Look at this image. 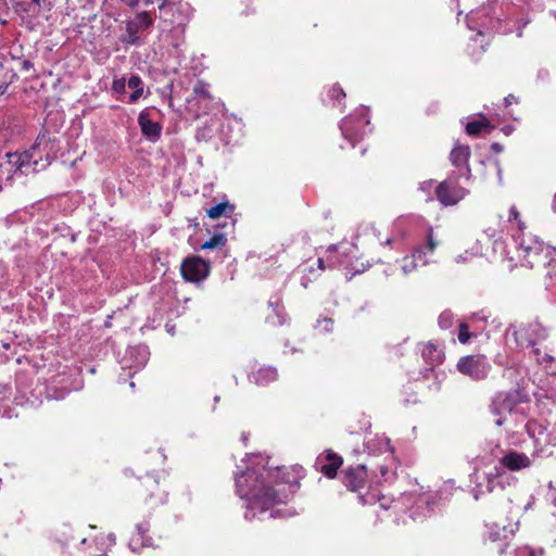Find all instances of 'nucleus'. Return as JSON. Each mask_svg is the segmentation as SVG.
I'll list each match as a JSON object with an SVG mask.
<instances>
[{
    "label": "nucleus",
    "instance_id": "38",
    "mask_svg": "<svg viewBox=\"0 0 556 556\" xmlns=\"http://www.w3.org/2000/svg\"><path fill=\"white\" fill-rule=\"evenodd\" d=\"M545 395L546 397L556 401V374H553L548 379Z\"/></svg>",
    "mask_w": 556,
    "mask_h": 556
},
{
    "label": "nucleus",
    "instance_id": "28",
    "mask_svg": "<svg viewBox=\"0 0 556 556\" xmlns=\"http://www.w3.org/2000/svg\"><path fill=\"white\" fill-rule=\"evenodd\" d=\"M484 486L488 493H493L500 490V468L493 467L483 476Z\"/></svg>",
    "mask_w": 556,
    "mask_h": 556
},
{
    "label": "nucleus",
    "instance_id": "35",
    "mask_svg": "<svg viewBox=\"0 0 556 556\" xmlns=\"http://www.w3.org/2000/svg\"><path fill=\"white\" fill-rule=\"evenodd\" d=\"M227 210L231 211L232 206L228 203H218L207 210V216L215 219L224 215Z\"/></svg>",
    "mask_w": 556,
    "mask_h": 556
},
{
    "label": "nucleus",
    "instance_id": "53",
    "mask_svg": "<svg viewBox=\"0 0 556 556\" xmlns=\"http://www.w3.org/2000/svg\"><path fill=\"white\" fill-rule=\"evenodd\" d=\"M516 102H517V99L513 94H508L507 97L504 98L505 106L511 105L513 103H516Z\"/></svg>",
    "mask_w": 556,
    "mask_h": 556
},
{
    "label": "nucleus",
    "instance_id": "18",
    "mask_svg": "<svg viewBox=\"0 0 556 556\" xmlns=\"http://www.w3.org/2000/svg\"><path fill=\"white\" fill-rule=\"evenodd\" d=\"M138 124L140 126L143 137H146L152 142H155L160 139L162 126L157 122L151 119L149 109H144L139 113Z\"/></svg>",
    "mask_w": 556,
    "mask_h": 556
},
{
    "label": "nucleus",
    "instance_id": "12",
    "mask_svg": "<svg viewBox=\"0 0 556 556\" xmlns=\"http://www.w3.org/2000/svg\"><path fill=\"white\" fill-rule=\"evenodd\" d=\"M353 251L352 247L344 248L343 244L336 245L331 244L327 249V257L329 268H334L338 266H343L345 269L352 273V275L361 274L365 271L366 267L363 263L358 266L351 262L350 253Z\"/></svg>",
    "mask_w": 556,
    "mask_h": 556
},
{
    "label": "nucleus",
    "instance_id": "8",
    "mask_svg": "<svg viewBox=\"0 0 556 556\" xmlns=\"http://www.w3.org/2000/svg\"><path fill=\"white\" fill-rule=\"evenodd\" d=\"M340 129L344 139L354 147L356 141L370 132L368 110L363 106L356 109L354 113L341 121Z\"/></svg>",
    "mask_w": 556,
    "mask_h": 556
},
{
    "label": "nucleus",
    "instance_id": "34",
    "mask_svg": "<svg viewBox=\"0 0 556 556\" xmlns=\"http://www.w3.org/2000/svg\"><path fill=\"white\" fill-rule=\"evenodd\" d=\"M517 478L506 472L504 468H500V490H505L507 486L515 485Z\"/></svg>",
    "mask_w": 556,
    "mask_h": 556
},
{
    "label": "nucleus",
    "instance_id": "2",
    "mask_svg": "<svg viewBox=\"0 0 556 556\" xmlns=\"http://www.w3.org/2000/svg\"><path fill=\"white\" fill-rule=\"evenodd\" d=\"M454 489V481L444 482L439 492H408L402 493L400 497L393 498L384 510L389 511L388 517L394 516L396 523H406L408 519L422 520L431 514L438 498H447Z\"/></svg>",
    "mask_w": 556,
    "mask_h": 556
},
{
    "label": "nucleus",
    "instance_id": "21",
    "mask_svg": "<svg viewBox=\"0 0 556 556\" xmlns=\"http://www.w3.org/2000/svg\"><path fill=\"white\" fill-rule=\"evenodd\" d=\"M470 156V148L466 144L456 143L450 154L451 162L454 166L465 169L466 179L470 177V168L468 166V160Z\"/></svg>",
    "mask_w": 556,
    "mask_h": 556
},
{
    "label": "nucleus",
    "instance_id": "61",
    "mask_svg": "<svg viewBox=\"0 0 556 556\" xmlns=\"http://www.w3.org/2000/svg\"><path fill=\"white\" fill-rule=\"evenodd\" d=\"M51 163V157L47 154L46 155V163L41 164V168H45L47 165Z\"/></svg>",
    "mask_w": 556,
    "mask_h": 556
},
{
    "label": "nucleus",
    "instance_id": "9",
    "mask_svg": "<svg viewBox=\"0 0 556 556\" xmlns=\"http://www.w3.org/2000/svg\"><path fill=\"white\" fill-rule=\"evenodd\" d=\"M505 334L506 337L511 334L519 346L528 348L545 341L548 337V329L540 321L533 320L519 328L510 325L505 330Z\"/></svg>",
    "mask_w": 556,
    "mask_h": 556
},
{
    "label": "nucleus",
    "instance_id": "14",
    "mask_svg": "<svg viewBox=\"0 0 556 556\" xmlns=\"http://www.w3.org/2000/svg\"><path fill=\"white\" fill-rule=\"evenodd\" d=\"M468 193V189L458 186L451 179L442 181L435 187L437 199L445 206L457 204Z\"/></svg>",
    "mask_w": 556,
    "mask_h": 556
},
{
    "label": "nucleus",
    "instance_id": "16",
    "mask_svg": "<svg viewBox=\"0 0 556 556\" xmlns=\"http://www.w3.org/2000/svg\"><path fill=\"white\" fill-rule=\"evenodd\" d=\"M420 353L424 361L430 366L426 369L425 377L428 371H433L435 366L442 364L445 357L441 345L433 341L420 344Z\"/></svg>",
    "mask_w": 556,
    "mask_h": 556
},
{
    "label": "nucleus",
    "instance_id": "23",
    "mask_svg": "<svg viewBox=\"0 0 556 556\" xmlns=\"http://www.w3.org/2000/svg\"><path fill=\"white\" fill-rule=\"evenodd\" d=\"M149 529V522H141L137 525V533L129 541V547L132 552L140 553L141 547L152 546L151 538L146 535Z\"/></svg>",
    "mask_w": 556,
    "mask_h": 556
},
{
    "label": "nucleus",
    "instance_id": "40",
    "mask_svg": "<svg viewBox=\"0 0 556 556\" xmlns=\"http://www.w3.org/2000/svg\"><path fill=\"white\" fill-rule=\"evenodd\" d=\"M515 556H543V552L542 549H532L529 546H523L516 551Z\"/></svg>",
    "mask_w": 556,
    "mask_h": 556
},
{
    "label": "nucleus",
    "instance_id": "49",
    "mask_svg": "<svg viewBox=\"0 0 556 556\" xmlns=\"http://www.w3.org/2000/svg\"><path fill=\"white\" fill-rule=\"evenodd\" d=\"M472 318H473L475 320H480V321H484V323H486V321H488V319L490 318V315H489V314H486L484 311H482V312H479V313H475V314L472 315Z\"/></svg>",
    "mask_w": 556,
    "mask_h": 556
},
{
    "label": "nucleus",
    "instance_id": "5",
    "mask_svg": "<svg viewBox=\"0 0 556 556\" xmlns=\"http://www.w3.org/2000/svg\"><path fill=\"white\" fill-rule=\"evenodd\" d=\"M497 2L498 0H490L486 5L470 11L466 16L468 28L477 30V35L480 36L501 31L502 12L494 7Z\"/></svg>",
    "mask_w": 556,
    "mask_h": 556
},
{
    "label": "nucleus",
    "instance_id": "4",
    "mask_svg": "<svg viewBox=\"0 0 556 556\" xmlns=\"http://www.w3.org/2000/svg\"><path fill=\"white\" fill-rule=\"evenodd\" d=\"M514 242L521 264L529 268H539L541 265H545V261L552 253H555L554 248L545 245L536 236L523 230L514 236Z\"/></svg>",
    "mask_w": 556,
    "mask_h": 556
},
{
    "label": "nucleus",
    "instance_id": "1",
    "mask_svg": "<svg viewBox=\"0 0 556 556\" xmlns=\"http://www.w3.org/2000/svg\"><path fill=\"white\" fill-rule=\"evenodd\" d=\"M236 489L241 498L247 501L245 519H253L255 510L264 514L271 506L288 501L300 488L296 480L290 479L287 468H266L262 472L248 468L236 475Z\"/></svg>",
    "mask_w": 556,
    "mask_h": 556
},
{
    "label": "nucleus",
    "instance_id": "56",
    "mask_svg": "<svg viewBox=\"0 0 556 556\" xmlns=\"http://www.w3.org/2000/svg\"><path fill=\"white\" fill-rule=\"evenodd\" d=\"M491 148H492L493 151H495L497 153L502 152V150H503L502 146L500 143H497V142H494Z\"/></svg>",
    "mask_w": 556,
    "mask_h": 556
},
{
    "label": "nucleus",
    "instance_id": "60",
    "mask_svg": "<svg viewBox=\"0 0 556 556\" xmlns=\"http://www.w3.org/2000/svg\"><path fill=\"white\" fill-rule=\"evenodd\" d=\"M29 67H31V63L30 61L26 60L23 62V70H28Z\"/></svg>",
    "mask_w": 556,
    "mask_h": 556
},
{
    "label": "nucleus",
    "instance_id": "24",
    "mask_svg": "<svg viewBox=\"0 0 556 556\" xmlns=\"http://www.w3.org/2000/svg\"><path fill=\"white\" fill-rule=\"evenodd\" d=\"M518 525L515 527H510L509 529L506 526H500L498 523H492L488 526L486 538L493 543L507 541L510 539L515 531L517 530Z\"/></svg>",
    "mask_w": 556,
    "mask_h": 556
},
{
    "label": "nucleus",
    "instance_id": "27",
    "mask_svg": "<svg viewBox=\"0 0 556 556\" xmlns=\"http://www.w3.org/2000/svg\"><path fill=\"white\" fill-rule=\"evenodd\" d=\"M395 265L400 266V270L403 275H408L416 270L418 266H422L419 262V257L415 256L414 251L410 255H405L401 260H397Z\"/></svg>",
    "mask_w": 556,
    "mask_h": 556
},
{
    "label": "nucleus",
    "instance_id": "50",
    "mask_svg": "<svg viewBox=\"0 0 556 556\" xmlns=\"http://www.w3.org/2000/svg\"><path fill=\"white\" fill-rule=\"evenodd\" d=\"M548 76H549L548 71L545 70V68H541V70L538 71L536 79L544 81V80L548 79Z\"/></svg>",
    "mask_w": 556,
    "mask_h": 556
},
{
    "label": "nucleus",
    "instance_id": "54",
    "mask_svg": "<svg viewBox=\"0 0 556 556\" xmlns=\"http://www.w3.org/2000/svg\"><path fill=\"white\" fill-rule=\"evenodd\" d=\"M518 211L515 206H511L510 210H509V218H515L517 219L518 218Z\"/></svg>",
    "mask_w": 556,
    "mask_h": 556
},
{
    "label": "nucleus",
    "instance_id": "46",
    "mask_svg": "<svg viewBox=\"0 0 556 556\" xmlns=\"http://www.w3.org/2000/svg\"><path fill=\"white\" fill-rule=\"evenodd\" d=\"M392 466H394V467L390 471L387 468H384V471H383L384 482L389 481V480H393L397 475L396 470L399 468V462L395 458H393V460H392Z\"/></svg>",
    "mask_w": 556,
    "mask_h": 556
},
{
    "label": "nucleus",
    "instance_id": "36",
    "mask_svg": "<svg viewBox=\"0 0 556 556\" xmlns=\"http://www.w3.org/2000/svg\"><path fill=\"white\" fill-rule=\"evenodd\" d=\"M328 97L331 101H333V105H336V103H340L341 99L345 98V92L341 86L337 84L329 89Z\"/></svg>",
    "mask_w": 556,
    "mask_h": 556
},
{
    "label": "nucleus",
    "instance_id": "39",
    "mask_svg": "<svg viewBox=\"0 0 556 556\" xmlns=\"http://www.w3.org/2000/svg\"><path fill=\"white\" fill-rule=\"evenodd\" d=\"M147 490L151 491L150 498L154 496V490L159 489V481L151 476H147L142 482Z\"/></svg>",
    "mask_w": 556,
    "mask_h": 556
},
{
    "label": "nucleus",
    "instance_id": "33",
    "mask_svg": "<svg viewBox=\"0 0 556 556\" xmlns=\"http://www.w3.org/2000/svg\"><path fill=\"white\" fill-rule=\"evenodd\" d=\"M358 498L363 505H372L380 502L381 492L378 488H371L366 494H361Z\"/></svg>",
    "mask_w": 556,
    "mask_h": 556
},
{
    "label": "nucleus",
    "instance_id": "19",
    "mask_svg": "<svg viewBox=\"0 0 556 556\" xmlns=\"http://www.w3.org/2000/svg\"><path fill=\"white\" fill-rule=\"evenodd\" d=\"M150 352L147 345L140 344L127 350L125 365L129 368L140 369L149 361Z\"/></svg>",
    "mask_w": 556,
    "mask_h": 556
},
{
    "label": "nucleus",
    "instance_id": "51",
    "mask_svg": "<svg viewBox=\"0 0 556 556\" xmlns=\"http://www.w3.org/2000/svg\"><path fill=\"white\" fill-rule=\"evenodd\" d=\"M494 167H495L497 176H498V182L502 184L503 182V177H502L503 170H502V167H501L498 161L494 162Z\"/></svg>",
    "mask_w": 556,
    "mask_h": 556
},
{
    "label": "nucleus",
    "instance_id": "59",
    "mask_svg": "<svg viewBox=\"0 0 556 556\" xmlns=\"http://www.w3.org/2000/svg\"><path fill=\"white\" fill-rule=\"evenodd\" d=\"M174 31L182 35L185 33V29L180 24H178V26L174 28Z\"/></svg>",
    "mask_w": 556,
    "mask_h": 556
},
{
    "label": "nucleus",
    "instance_id": "47",
    "mask_svg": "<svg viewBox=\"0 0 556 556\" xmlns=\"http://www.w3.org/2000/svg\"><path fill=\"white\" fill-rule=\"evenodd\" d=\"M127 87L130 89H138L143 87V81L139 75H131L127 80Z\"/></svg>",
    "mask_w": 556,
    "mask_h": 556
},
{
    "label": "nucleus",
    "instance_id": "45",
    "mask_svg": "<svg viewBox=\"0 0 556 556\" xmlns=\"http://www.w3.org/2000/svg\"><path fill=\"white\" fill-rule=\"evenodd\" d=\"M433 189L435 190L433 180H425L419 184V190L422 191L427 198H430Z\"/></svg>",
    "mask_w": 556,
    "mask_h": 556
},
{
    "label": "nucleus",
    "instance_id": "22",
    "mask_svg": "<svg viewBox=\"0 0 556 556\" xmlns=\"http://www.w3.org/2000/svg\"><path fill=\"white\" fill-rule=\"evenodd\" d=\"M317 464L325 476L333 478L339 467L342 465V457L333 452H328L324 458L318 457Z\"/></svg>",
    "mask_w": 556,
    "mask_h": 556
},
{
    "label": "nucleus",
    "instance_id": "44",
    "mask_svg": "<svg viewBox=\"0 0 556 556\" xmlns=\"http://www.w3.org/2000/svg\"><path fill=\"white\" fill-rule=\"evenodd\" d=\"M126 86H127V80L124 77L116 78V79L113 80L112 89L116 93H124L125 90H126Z\"/></svg>",
    "mask_w": 556,
    "mask_h": 556
},
{
    "label": "nucleus",
    "instance_id": "58",
    "mask_svg": "<svg viewBox=\"0 0 556 556\" xmlns=\"http://www.w3.org/2000/svg\"><path fill=\"white\" fill-rule=\"evenodd\" d=\"M506 547H507V544H500V545H498L497 553H498L500 555L504 554V553H505V551H506Z\"/></svg>",
    "mask_w": 556,
    "mask_h": 556
},
{
    "label": "nucleus",
    "instance_id": "37",
    "mask_svg": "<svg viewBox=\"0 0 556 556\" xmlns=\"http://www.w3.org/2000/svg\"><path fill=\"white\" fill-rule=\"evenodd\" d=\"M454 316L450 311H444L438 318V324L442 329H448L453 325Z\"/></svg>",
    "mask_w": 556,
    "mask_h": 556
},
{
    "label": "nucleus",
    "instance_id": "6",
    "mask_svg": "<svg viewBox=\"0 0 556 556\" xmlns=\"http://www.w3.org/2000/svg\"><path fill=\"white\" fill-rule=\"evenodd\" d=\"M522 402V394L518 390L496 393L490 405V412L495 417L494 424L497 427L515 424L518 405Z\"/></svg>",
    "mask_w": 556,
    "mask_h": 556
},
{
    "label": "nucleus",
    "instance_id": "43",
    "mask_svg": "<svg viewBox=\"0 0 556 556\" xmlns=\"http://www.w3.org/2000/svg\"><path fill=\"white\" fill-rule=\"evenodd\" d=\"M317 328L325 333L331 332L333 330V320L331 318L318 319Z\"/></svg>",
    "mask_w": 556,
    "mask_h": 556
},
{
    "label": "nucleus",
    "instance_id": "42",
    "mask_svg": "<svg viewBox=\"0 0 556 556\" xmlns=\"http://www.w3.org/2000/svg\"><path fill=\"white\" fill-rule=\"evenodd\" d=\"M471 333L468 331V326L464 323L459 325L458 340L460 343L466 344L471 338Z\"/></svg>",
    "mask_w": 556,
    "mask_h": 556
},
{
    "label": "nucleus",
    "instance_id": "13",
    "mask_svg": "<svg viewBox=\"0 0 556 556\" xmlns=\"http://www.w3.org/2000/svg\"><path fill=\"white\" fill-rule=\"evenodd\" d=\"M180 271L186 281L200 282L210 274V265L199 256H191L184 260Z\"/></svg>",
    "mask_w": 556,
    "mask_h": 556
},
{
    "label": "nucleus",
    "instance_id": "57",
    "mask_svg": "<svg viewBox=\"0 0 556 556\" xmlns=\"http://www.w3.org/2000/svg\"><path fill=\"white\" fill-rule=\"evenodd\" d=\"M490 325H491V326H493V328H494V329H497V328H500V327H501V325H502V324H501V321H500L498 319L493 318V319L491 320V324H490Z\"/></svg>",
    "mask_w": 556,
    "mask_h": 556
},
{
    "label": "nucleus",
    "instance_id": "63",
    "mask_svg": "<svg viewBox=\"0 0 556 556\" xmlns=\"http://www.w3.org/2000/svg\"><path fill=\"white\" fill-rule=\"evenodd\" d=\"M165 503V498L163 496H160L159 500L156 501V504H164Z\"/></svg>",
    "mask_w": 556,
    "mask_h": 556
},
{
    "label": "nucleus",
    "instance_id": "32",
    "mask_svg": "<svg viewBox=\"0 0 556 556\" xmlns=\"http://www.w3.org/2000/svg\"><path fill=\"white\" fill-rule=\"evenodd\" d=\"M227 238L223 233H216L214 235L210 240L205 241L201 249L208 250V249H222L226 245Z\"/></svg>",
    "mask_w": 556,
    "mask_h": 556
},
{
    "label": "nucleus",
    "instance_id": "64",
    "mask_svg": "<svg viewBox=\"0 0 556 556\" xmlns=\"http://www.w3.org/2000/svg\"><path fill=\"white\" fill-rule=\"evenodd\" d=\"M109 540L111 541V543H113V544H114V543H115V535H114L113 533H111V534L109 535Z\"/></svg>",
    "mask_w": 556,
    "mask_h": 556
},
{
    "label": "nucleus",
    "instance_id": "20",
    "mask_svg": "<svg viewBox=\"0 0 556 556\" xmlns=\"http://www.w3.org/2000/svg\"><path fill=\"white\" fill-rule=\"evenodd\" d=\"M528 356L530 359H533L535 363H538L540 366H542L547 374L549 375L546 378V381L544 382L543 388L546 390L547 388V381L551 378L553 374H556L553 371V364L555 363V358L547 353L546 351L541 350L538 345H531L528 346Z\"/></svg>",
    "mask_w": 556,
    "mask_h": 556
},
{
    "label": "nucleus",
    "instance_id": "11",
    "mask_svg": "<svg viewBox=\"0 0 556 556\" xmlns=\"http://www.w3.org/2000/svg\"><path fill=\"white\" fill-rule=\"evenodd\" d=\"M456 367L460 374L476 381L485 379L491 371L490 363L482 355L464 356L457 362Z\"/></svg>",
    "mask_w": 556,
    "mask_h": 556
},
{
    "label": "nucleus",
    "instance_id": "17",
    "mask_svg": "<svg viewBox=\"0 0 556 556\" xmlns=\"http://www.w3.org/2000/svg\"><path fill=\"white\" fill-rule=\"evenodd\" d=\"M366 477V467L364 465H357L356 467H349L344 470L342 482L348 490L357 492L364 485Z\"/></svg>",
    "mask_w": 556,
    "mask_h": 556
},
{
    "label": "nucleus",
    "instance_id": "48",
    "mask_svg": "<svg viewBox=\"0 0 556 556\" xmlns=\"http://www.w3.org/2000/svg\"><path fill=\"white\" fill-rule=\"evenodd\" d=\"M132 90L134 91L130 93L128 98V103H136L139 100V98L143 94V87Z\"/></svg>",
    "mask_w": 556,
    "mask_h": 556
},
{
    "label": "nucleus",
    "instance_id": "31",
    "mask_svg": "<svg viewBox=\"0 0 556 556\" xmlns=\"http://www.w3.org/2000/svg\"><path fill=\"white\" fill-rule=\"evenodd\" d=\"M492 126L486 117H482L479 121H472L467 123L466 125V132L469 136H477L479 135L482 129H491Z\"/></svg>",
    "mask_w": 556,
    "mask_h": 556
},
{
    "label": "nucleus",
    "instance_id": "7",
    "mask_svg": "<svg viewBox=\"0 0 556 556\" xmlns=\"http://www.w3.org/2000/svg\"><path fill=\"white\" fill-rule=\"evenodd\" d=\"M532 424H527L526 428L530 437L534 439V450L531 455H527L525 453L509 450L500 457V464L502 468L507 469L509 471H519L522 469L530 468L535 458L542 457L544 455V450L541 446V438H535L534 432L532 431Z\"/></svg>",
    "mask_w": 556,
    "mask_h": 556
},
{
    "label": "nucleus",
    "instance_id": "15",
    "mask_svg": "<svg viewBox=\"0 0 556 556\" xmlns=\"http://www.w3.org/2000/svg\"><path fill=\"white\" fill-rule=\"evenodd\" d=\"M439 245V240L434 236L433 228L426 226L421 235V239L418 244L414 248L415 256L419 257L421 265H427L430 261V256Z\"/></svg>",
    "mask_w": 556,
    "mask_h": 556
},
{
    "label": "nucleus",
    "instance_id": "29",
    "mask_svg": "<svg viewBox=\"0 0 556 556\" xmlns=\"http://www.w3.org/2000/svg\"><path fill=\"white\" fill-rule=\"evenodd\" d=\"M159 9H160V18L162 22L164 23H169V24H173L175 23V20L173 18L174 16V11L176 10V4L175 3H172L167 0H162L161 4L159 5Z\"/></svg>",
    "mask_w": 556,
    "mask_h": 556
},
{
    "label": "nucleus",
    "instance_id": "41",
    "mask_svg": "<svg viewBox=\"0 0 556 556\" xmlns=\"http://www.w3.org/2000/svg\"><path fill=\"white\" fill-rule=\"evenodd\" d=\"M471 494L476 501H479L483 495L488 494L483 479L482 481L476 483L471 491Z\"/></svg>",
    "mask_w": 556,
    "mask_h": 556
},
{
    "label": "nucleus",
    "instance_id": "62",
    "mask_svg": "<svg viewBox=\"0 0 556 556\" xmlns=\"http://www.w3.org/2000/svg\"><path fill=\"white\" fill-rule=\"evenodd\" d=\"M552 210L554 212H556V192H555V195H554V199H553V202H552Z\"/></svg>",
    "mask_w": 556,
    "mask_h": 556
},
{
    "label": "nucleus",
    "instance_id": "25",
    "mask_svg": "<svg viewBox=\"0 0 556 556\" xmlns=\"http://www.w3.org/2000/svg\"><path fill=\"white\" fill-rule=\"evenodd\" d=\"M278 372L275 367L264 366L258 368L256 371L249 375L250 381L258 386H267L268 383L277 380Z\"/></svg>",
    "mask_w": 556,
    "mask_h": 556
},
{
    "label": "nucleus",
    "instance_id": "3",
    "mask_svg": "<svg viewBox=\"0 0 556 556\" xmlns=\"http://www.w3.org/2000/svg\"><path fill=\"white\" fill-rule=\"evenodd\" d=\"M40 143L34 144L24 152H9L7 160L0 164V177L7 186H11L15 178L27 176L38 170L37 166L42 156L39 154Z\"/></svg>",
    "mask_w": 556,
    "mask_h": 556
},
{
    "label": "nucleus",
    "instance_id": "30",
    "mask_svg": "<svg viewBox=\"0 0 556 556\" xmlns=\"http://www.w3.org/2000/svg\"><path fill=\"white\" fill-rule=\"evenodd\" d=\"M194 99L199 103H204V109L207 108V103L212 100L210 92L206 89V84L198 81L193 87Z\"/></svg>",
    "mask_w": 556,
    "mask_h": 556
},
{
    "label": "nucleus",
    "instance_id": "52",
    "mask_svg": "<svg viewBox=\"0 0 556 556\" xmlns=\"http://www.w3.org/2000/svg\"><path fill=\"white\" fill-rule=\"evenodd\" d=\"M389 452L392 456L394 454V447L390 444V440L384 438V453Z\"/></svg>",
    "mask_w": 556,
    "mask_h": 556
},
{
    "label": "nucleus",
    "instance_id": "26",
    "mask_svg": "<svg viewBox=\"0 0 556 556\" xmlns=\"http://www.w3.org/2000/svg\"><path fill=\"white\" fill-rule=\"evenodd\" d=\"M545 269V282L546 287L551 288L556 286V249L555 253H552L551 256L545 261V265H541Z\"/></svg>",
    "mask_w": 556,
    "mask_h": 556
},
{
    "label": "nucleus",
    "instance_id": "55",
    "mask_svg": "<svg viewBox=\"0 0 556 556\" xmlns=\"http://www.w3.org/2000/svg\"><path fill=\"white\" fill-rule=\"evenodd\" d=\"M317 266H318V268H319L320 270H324V269L326 268V265H325V258L319 257V258L317 260Z\"/></svg>",
    "mask_w": 556,
    "mask_h": 556
},
{
    "label": "nucleus",
    "instance_id": "10",
    "mask_svg": "<svg viewBox=\"0 0 556 556\" xmlns=\"http://www.w3.org/2000/svg\"><path fill=\"white\" fill-rule=\"evenodd\" d=\"M153 17L147 11L137 13L135 17L126 23L125 34L121 36V41L126 46H140L142 39L139 36L141 30L148 29L153 25Z\"/></svg>",
    "mask_w": 556,
    "mask_h": 556
}]
</instances>
